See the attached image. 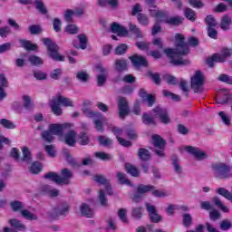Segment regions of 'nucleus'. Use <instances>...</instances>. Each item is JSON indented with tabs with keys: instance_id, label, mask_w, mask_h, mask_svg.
Returning <instances> with one entry per match:
<instances>
[{
	"instance_id": "obj_40",
	"label": "nucleus",
	"mask_w": 232,
	"mask_h": 232,
	"mask_svg": "<svg viewBox=\"0 0 232 232\" xmlns=\"http://www.w3.org/2000/svg\"><path fill=\"white\" fill-rule=\"evenodd\" d=\"M21 216L26 220H37V215L30 212L28 209H24L21 212Z\"/></svg>"
},
{
	"instance_id": "obj_50",
	"label": "nucleus",
	"mask_w": 232,
	"mask_h": 232,
	"mask_svg": "<svg viewBox=\"0 0 232 232\" xmlns=\"http://www.w3.org/2000/svg\"><path fill=\"white\" fill-rule=\"evenodd\" d=\"M99 142L102 146H111L113 144V140L106 136H100Z\"/></svg>"
},
{
	"instance_id": "obj_8",
	"label": "nucleus",
	"mask_w": 232,
	"mask_h": 232,
	"mask_svg": "<svg viewBox=\"0 0 232 232\" xmlns=\"http://www.w3.org/2000/svg\"><path fill=\"white\" fill-rule=\"evenodd\" d=\"M185 151L192 155L196 160H204L208 158V153L202 150L200 148L193 147V146H186Z\"/></svg>"
},
{
	"instance_id": "obj_16",
	"label": "nucleus",
	"mask_w": 232,
	"mask_h": 232,
	"mask_svg": "<svg viewBox=\"0 0 232 232\" xmlns=\"http://www.w3.org/2000/svg\"><path fill=\"white\" fill-rule=\"evenodd\" d=\"M135 68H140V66H148V60L145 57L139 54H134L129 57Z\"/></svg>"
},
{
	"instance_id": "obj_20",
	"label": "nucleus",
	"mask_w": 232,
	"mask_h": 232,
	"mask_svg": "<svg viewBox=\"0 0 232 232\" xmlns=\"http://www.w3.org/2000/svg\"><path fill=\"white\" fill-rule=\"evenodd\" d=\"M111 31L113 34H117L120 37H124V36L128 35V30H126V28H124L122 25H121L117 23H113L111 25Z\"/></svg>"
},
{
	"instance_id": "obj_1",
	"label": "nucleus",
	"mask_w": 232,
	"mask_h": 232,
	"mask_svg": "<svg viewBox=\"0 0 232 232\" xmlns=\"http://www.w3.org/2000/svg\"><path fill=\"white\" fill-rule=\"evenodd\" d=\"M184 35L176 34V48L164 50V53L169 57L171 64H174V66H187V64H189V60H184L182 57L189 53V46L184 42Z\"/></svg>"
},
{
	"instance_id": "obj_32",
	"label": "nucleus",
	"mask_w": 232,
	"mask_h": 232,
	"mask_svg": "<svg viewBox=\"0 0 232 232\" xmlns=\"http://www.w3.org/2000/svg\"><path fill=\"white\" fill-rule=\"evenodd\" d=\"M138 156L140 160H150V159H151V154L147 149H139Z\"/></svg>"
},
{
	"instance_id": "obj_5",
	"label": "nucleus",
	"mask_w": 232,
	"mask_h": 232,
	"mask_svg": "<svg viewBox=\"0 0 232 232\" xmlns=\"http://www.w3.org/2000/svg\"><path fill=\"white\" fill-rule=\"evenodd\" d=\"M204 75L200 71H197L191 78V88L195 93H202L204 89Z\"/></svg>"
},
{
	"instance_id": "obj_24",
	"label": "nucleus",
	"mask_w": 232,
	"mask_h": 232,
	"mask_svg": "<svg viewBox=\"0 0 232 232\" xmlns=\"http://www.w3.org/2000/svg\"><path fill=\"white\" fill-rule=\"evenodd\" d=\"M115 70L117 72H124L128 70V61L124 59H118L115 61Z\"/></svg>"
},
{
	"instance_id": "obj_30",
	"label": "nucleus",
	"mask_w": 232,
	"mask_h": 232,
	"mask_svg": "<svg viewBox=\"0 0 232 232\" xmlns=\"http://www.w3.org/2000/svg\"><path fill=\"white\" fill-rule=\"evenodd\" d=\"M151 189H155V186L140 184L137 187V192L140 193V195H144V193H150Z\"/></svg>"
},
{
	"instance_id": "obj_36",
	"label": "nucleus",
	"mask_w": 232,
	"mask_h": 232,
	"mask_svg": "<svg viewBox=\"0 0 232 232\" xmlns=\"http://www.w3.org/2000/svg\"><path fill=\"white\" fill-rule=\"evenodd\" d=\"M212 200H213L214 204L216 206H218L219 208V209H221V211H223V213H229V208L225 206V204L222 203L220 198H218V197H215V198H213Z\"/></svg>"
},
{
	"instance_id": "obj_49",
	"label": "nucleus",
	"mask_w": 232,
	"mask_h": 232,
	"mask_svg": "<svg viewBox=\"0 0 232 232\" xmlns=\"http://www.w3.org/2000/svg\"><path fill=\"white\" fill-rule=\"evenodd\" d=\"M151 194L153 195V197H157L158 198L168 197V192H166V190H159L156 189L155 187L153 189H151Z\"/></svg>"
},
{
	"instance_id": "obj_46",
	"label": "nucleus",
	"mask_w": 232,
	"mask_h": 232,
	"mask_svg": "<svg viewBox=\"0 0 232 232\" xmlns=\"http://www.w3.org/2000/svg\"><path fill=\"white\" fill-rule=\"evenodd\" d=\"M98 198L100 200L101 206H103L105 208L106 206H108V198H106V194H104V190H99Z\"/></svg>"
},
{
	"instance_id": "obj_54",
	"label": "nucleus",
	"mask_w": 232,
	"mask_h": 232,
	"mask_svg": "<svg viewBox=\"0 0 232 232\" xmlns=\"http://www.w3.org/2000/svg\"><path fill=\"white\" fill-rule=\"evenodd\" d=\"M9 34H12V29H10V26L5 25V27H0V37L5 39L8 37Z\"/></svg>"
},
{
	"instance_id": "obj_60",
	"label": "nucleus",
	"mask_w": 232,
	"mask_h": 232,
	"mask_svg": "<svg viewBox=\"0 0 232 232\" xmlns=\"http://www.w3.org/2000/svg\"><path fill=\"white\" fill-rule=\"evenodd\" d=\"M143 102H146L147 105L151 108L155 104V95L149 94L144 100H142Z\"/></svg>"
},
{
	"instance_id": "obj_33",
	"label": "nucleus",
	"mask_w": 232,
	"mask_h": 232,
	"mask_svg": "<svg viewBox=\"0 0 232 232\" xmlns=\"http://www.w3.org/2000/svg\"><path fill=\"white\" fill-rule=\"evenodd\" d=\"M29 171L33 175H37L41 173V171H43V165L40 162L36 161L31 165V167L29 168Z\"/></svg>"
},
{
	"instance_id": "obj_13",
	"label": "nucleus",
	"mask_w": 232,
	"mask_h": 232,
	"mask_svg": "<svg viewBox=\"0 0 232 232\" xmlns=\"http://www.w3.org/2000/svg\"><path fill=\"white\" fill-rule=\"evenodd\" d=\"M73 124L72 123L52 124L49 126V130L53 135H63V131H66V130H71Z\"/></svg>"
},
{
	"instance_id": "obj_23",
	"label": "nucleus",
	"mask_w": 232,
	"mask_h": 232,
	"mask_svg": "<svg viewBox=\"0 0 232 232\" xmlns=\"http://www.w3.org/2000/svg\"><path fill=\"white\" fill-rule=\"evenodd\" d=\"M94 119V125L97 131H103L102 123L106 122V118L100 113Z\"/></svg>"
},
{
	"instance_id": "obj_26",
	"label": "nucleus",
	"mask_w": 232,
	"mask_h": 232,
	"mask_svg": "<svg viewBox=\"0 0 232 232\" xmlns=\"http://www.w3.org/2000/svg\"><path fill=\"white\" fill-rule=\"evenodd\" d=\"M231 24H232L231 17H229V15L227 14L223 15L220 23L221 30H229Z\"/></svg>"
},
{
	"instance_id": "obj_37",
	"label": "nucleus",
	"mask_w": 232,
	"mask_h": 232,
	"mask_svg": "<svg viewBox=\"0 0 232 232\" xmlns=\"http://www.w3.org/2000/svg\"><path fill=\"white\" fill-rule=\"evenodd\" d=\"M22 153H23L22 160H24V162H31L32 152H30V149H28V147H23Z\"/></svg>"
},
{
	"instance_id": "obj_10",
	"label": "nucleus",
	"mask_w": 232,
	"mask_h": 232,
	"mask_svg": "<svg viewBox=\"0 0 232 232\" xmlns=\"http://www.w3.org/2000/svg\"><path fill=\"white\" fill-rule=\"evenodd\" d=\"M154 117L159 119L162 124H169L170 119L169 115L168 114V111L160 106H158L153 109Z\"/></svg>"
},
{
	"instance_id": "obj_57",
	"label": "nucleus",
	"mask_w": 232,
	"mask_h": 232,
	"mask_svg": "<svg viewBox=\"0 0 232 232\" xmlns=\"http://www.w3.org/2000/svg\"><path fill=\"white\" fill-rule=\"evenodd\" d=\"M126 50H128V45L126 44H121L115 49L116 55H122L126 53Z\"/></svg>"
},
{
	"instance_id": "obj_22",
	"label": "nucleus",
	"mask_w": 232,
	"mask_h": 232,
	"mask_svg": "<svg viewBox=\"0 0 232 232\" xmlns=\"http://www.w3.org/2000/svg\"><path fill=\"white\" fill-rule=\"evenodd\" d=\"M163 21L167 24H170L172 26H179V24H182L184 18H182L181 16H172L169 18H166Z\"/></svg>"
},
{
	"instance_id": "obj_3",
	"label": "nucleus",
	"mask_w": 232,
	"mask_h": 232,
	"mask_svg": "<svg viewBox=\"0 0 232 232\" xmlns=\"http://www.w3.org/2000/svg\"><path fill=\"white\" fill-rule=\"evenodd\" d=\"M44 44L47 47V53L51 59L53 61H64V56L59 54V47L52 39L50 38H43L42 39Z\"/></svg>"
},
{
	"instance_id": "obj_6",
	"label": "nucleus",
	"mask_w": 232,
	"mask_h": 232,
	"mask_svg": "<svg viewBox=\"0 0 232 232\" xmlns=\"http://www.w3.org/2000/svg\"><path fill=\"white\" fill-rule=\"evenodd\" d=\"M152 143L153 146L157 148L155 150L156 155H158V157H165L164 148H166V140L160 135L155 134L152 136Z\"/></svg>"
},
{
	"instance_id": "obj_47",
	"label": "nucleus",
	"mask_w": 232,
	"mask_h": 232,
	"mask_svg": "<svg viewBox=\"0 0 232 232\" xmlns=\"http://www.w3.org/2000/svg\"><path fill=\"white\" fill-rule=\"evenodd\" d=\"M172 164L174 166V169L176 173H182V167H180V164H179V157L177 156H172Z\"/></svg>"
},
{
	"instance_id": "obj_58",
	"label": "nucleus",
	"mask_w": 232,
	"mask_h": 232,
	"mask_svg": "<svg viewBox=\"0 0 232 232\" xmlns=\"http://www.w3.org/2000/svg\"><path fill=\"white\" fill-rule=\"evenodd\" d=\"M65 32L67 34H75L79 33V27L75 24H70L65 27Z\"/></svg>"
},
{
	"instance_id": "obj_25",
	"label": "nucleus",
	"mask_w": 232,
	"mask_h": 232,
	"mask_svg": "<svg viewBox=\"0 0 232 232\" xmlns=\"http://www.w3.org/2000/svg\"><path fill=\"white\" fill-rule=\"evenodd\" d=\"M11 227L17 229L18 231H26V227L21 221L17 219H9Z\"/></svg>"
},
{
	"instance_id": "obj_18",
	"label": "nucleus",
	"mask_w": 232,
	"mask_h": 232,
	"mask_svg": "<svg viewBox=\"0 0 232 232\" xmlns=\"http://www.w3.org/2000/svg\"><path fill=\"white\" fill-rule=\"evenodd\" d=\"M73 177V173L68 169H63L61 171L60 181L61 186L70 184V179Z\"/></svg>"
},
{
	"instance_id": "obj_61",
	"label": "nucleus",
	"mask_w": 232,
	"mask_h": 232,
	"mask_svg": "<svg viewBox=\"0 0 232 232\" xmlns=\"http://www.w3.org/2000/svg\"><path fill=\"white\" fill-rule=\"evenodd\" d=\"M23 99H24V106L25 110H32V108H34V105H32V100L30 96L24 95Z\"/></svg>"
},
{
	"instance_id": "obj_2",
	"label": "nucleus",
	"mask_w": 232,
	"mask_h": 232,
	"mask_svg": "<svg viewBox=\"0 0 232 232\" xmlns=\"http://www.w3.org/2000/svg\"><path fill=\"white\" fill-rule=\"evenodd\" d=\"M61 104L66 108H73V101H72L70 98L58 95L50 101V108L54 115H63V109H61Z\"/></svg>"
},
{
	"instance_id": "obj_53",
	"label": "nucleus",
	"mask_w": 232,
	"mask_h": 232,
	"mask_svg": "<svg viewBox=\"0 0 232 232\" xmlns=\"http://www.w3.org/2000/svg\"><path fill=\"white\" fill-rule=\"evenodd\" d=\"M205 21L208 24V28H215V26H217V20L213 15H208Z\"/></svg>"
},
{
	"instance_id": "obj_62",
	"label": "nucleus",
	"mask_w": 232,
	"mask_h": 232,
	"mask_svg": "<svg viewBox=\"0 0 232 232\" xmlns=\"http://www.w3.org/2000/svg\"><path fill=\"white\" fill-rule=\"evenodd\" d=\"M218 81H221V82H226L227 84H232V77L227 74H220L218 76Z\"/></svg>"
},
{
	"instance_id": "obj_31",
	"label": "nucleus",
	"mask_w": 232,
	"mask_h": 232,
	"mask_svg": "<svg viewBox=\"0 0 232 232\" xmlns=\"http://www.w3.org/2000/svg\"><path fill=\"white\" fill-rule=\"evenodd\" d=\"M127 173H130L131 177H140V171H139V169L136 168L133 165L126 164L125 166Z\"/></svg>"
},
{
	"instance_id": "obj_21",
	"label": "nucleus",
	"mask_w": 232,
	"mask_h": 232,
	"mask_svg": "<svg viewBox=\"0 0 232 232\" xmlns=\"http://www.w3.org/2000/svg\"><path fill=\"white\" fill-rule=\"evenodd\" d=\"M77 133L74 130H69L67 134L64 136V142L67 146H75V137Z\"/></svg>"
},
{
	"instance_id": "obj_63",
	"label": "nucleus",
	"mask_w": 232,
	"mask_h": 232,
	"mask_svg": "<svg viewBox=\"0 0 232 232\" xmlns=\"http://www.w3.org/2000/svg\"><path fill=\"white\" fill-rule=\"evenodd\" d=\"M163 95L165 97H170L172 101H176V102L180 101V96L174 94L172 92H169V91L163 90Z\"/></svg>"
},
{
	"instance_id": "obj_48",
	"label": "nucleus",
	"mask_w": 232,
	"mask_h": 232,
	"mask_svg": "<svg viewBox=\"0 0 232 232\" xmlns=\"http://www.w3.org/2000/svg\"><path fill=\"white\" fill-rule=\"evenodd\" d=\"M94 156L96 159H100V160H111V155L106 152H95Z\"/></svg>"
},
{
	"instance_id": "obj_29",
	"label": "nucleus",
	"mask_w": 232,
	"mask_h": 232,
	"mask_svg": "<svg viewBox=\"0 0 232 232\" xmlns=\"http://www.w3.org/2000/svg\"><path fill=\"white\" fill-rule=\"evenodd\" d=\"M143 215H144V208L142 207L132 208L131 217H133V218H136L137 220H140Z\"/></svg>"
},
{
	"instance_id": "obj_35",
	"label": "nucleus",
	"mask_w": 232,
	"mask_h": 232,
	"mask_svg": "<svg viewBox=\"0 0 232 232\" xmlns=\"http://www.w3.org/2000/svg\"><path fill=\"white\" fill-rule=\"evenodd\" d=\"M129 29L130 32H132V34H134V35L138 39L144 37V34H142V32H140V29H139V27H137V25L133 24L132 23L129 24Z\"/></svg>"
},
{
	"instance_id": "obj_41",
	"label": "nucleus",
	"mask_w": 232,
	"mask_h": 232,
	"mask_svg": "<svg viewBox=\"0 0 232 232\" xmlns=\"http://www.w3.org/2000/svg\"><path fill=\"white\" fill-rule=\"evenodd\" d=\"M0 125H2V127L5 128L6 130H15L14 123L10 120L1 119Z\"/></svg>"
},
{
	"instance_id": "obj_44",
	"label": "nucleus",
	"mask_w": 232,
	"mask_h": 232,
	"mask_svg": "<svg viewBox=\"0 0 232 232\" xmlns=\"http://www.w3.org/2000/svg\"><path fill=\"white\" fill-rule=\"evenodd\" d=\"M183 226H185V227H189V226H191V224H193V218L191 217V214L188 213H185L183 215Z\"/></svg>"
},
{
	"instance_id": "obj_9",
	"label": "nucleus",
	"mask_w": 232,
	"mask_h": 232,
	"mask_svg": "<svg viewBox=\"0 0 232 232\" xmlns=\"http://www.w3.org/2000/svg\"><path fill=\"white\" fill-rule=\"evenodd\" d=\"M216 102L218 104H228V102H232V94L229 90L221 89L217 93Z\"/></svg>"
},
{
	"instance_id": "obj_42",
	"label": "nucleus",
	"mask_w": 232,
	"mask_h": 232,
	"mask_svg": "<svg viewBox=\"0 0 232 232\" xmlns=\"http://www.w3.org/2000/svg\"><path fill=\"white\" fill-rule=\"evenodd\" d=\"M11 208L16 213H22L24 209V206L21 201H13L11 202Z\"/></svg>"
},
{
	"instance_id": "obj_12",
	"label": "nucleus",
	"mask_w": 232,
	"mask_h": 232,
	"mask_svg": "<svg viewBox=\"0 0 232 232\" xmlns=\"http://www.w3.org/2000/svg\"><path fill=\"white\" fill-rule=\"evenodd\" d=\"M95 72L97 75L98 86H104L106 81H108V69L102 65H96Z\"/></svg>"
},
{
	"instance_id": "obj_28",
	"label": "nucleus",
	"mask_w": 232,
	"mask_h": 232,
	"mask_svg": "<svg viewBox=\"0 0 232 232\" xmlns=\"http://www.w3.org/2000/svg\"><path fill=\"white\" fill-rule=\"evenodd\" d=\"M44 179H48L49 180H52L53 182H55V184L61 186V176L57 174V172H48L44 175Z\"/></svg>"
},
{
	"instance_id": "obj_43",
	"label": "nucleus",
	"mask_w": 232,
	"mask_h": 232,
	"mask_svg": "<svg viewBox=\"0 0 232 232\" xmlns=\"http://www.w3.org/2000/svg\"><path fill=\"white\" fill-rule=\"evenodd\" d=\"M20 43H21L23 48H24L25 50H36L37 49V45L32 44V42H30V41L20 40Z\"/></svg>"
},
{
	"instance_id": "obj_52",
	"label": "nucleus",
	"mask_w": 232,
	"mask_h": 232,
	"mask_svg": "<svg viewBox=\"0 0 232 232\" xmlns=\"http://www.w3.org/2000/svg\"><path fill=\"white\" fill-rule=\"evenodd\" d=\"M78 39L80 41V48L82 50H86V44L88 43V38L86 37V34H79Z\"/></svg>"
},
{
	"instance_id": "obj_17",
	"label": "nucleus",
	"mask_w": 232,
	"mask_h": 232,
	"mask_svg": "<svg viewBox=\"0 0 232 232\" xmlns=\"http://www.w3.org/2000/svg\"><path fill=\"white\" fill-rule=\"evenodd\" d=\"M82 113L85 117H89L90 119H95L101 112H95L92 110V102H85L83 103Z\"/></svg>"
},
{
	"instance_id": "obj_19",
	"label": "nucleus",
	"mask_w": 232,
	"mask_h": 232,
	"mask_svg": "<svg viewBox=\"0 0 232 232\" xmlns=\"http://www.w3.org/2000/svg\"><path fill=\"white\" fill-rule=\"evenodd\" d=\"M226 56H223L220 53H215L211 57L207 59V64L213 68L215 66V63H226Z\"/></svg>"
},
{
	"instance_id": "obj_4",
	"label": "nucleus",
	"mask_w": 232,
	"mask_h": 232,
	"mask_svg": "<svg viewBox=\"0 0 232 232\" xmlns=\"http://www.w3.org/2000/svg\"><path fill=\"white\" fill-rule=\"evenodd\" d=\"M232 168L226 163H215L212 165V171L216 179H229Z\"/></svg>"
},
{
	"instance_id": "obj_55",
	"label": "nucleus",
	"mask_w": 232,
	"mask_h": 232,
	"mask_svg": "<svg viewBox=\"0 0 232 232\" xmlns=\"http://www.w3.org/2000/svg\"><path fill=\"white\" fill-rule=\"evenodd\" d=\"M35 6L41 14H47L48 11L46 10L44 4L43 3V0H36Z\"/></svg>"
},
{
	"instance_id": "obj_51",
	"label": "nucleus",
	"mask_w": 232,
	"mask_h": 232,
	"mask_svg": "<svg viewBox=\"0 0 232 232\" xmlns=\"http://www.w3.org/2000/svg\"><path fill=\"white\" fill-rule=\"evenodd\" d=\"M29 62L34 66H39V64H43V59H41V57H38L36 55L29 56Z\"/></svg>"
},
{
	"instance_id": "obj_64",
	"label": "nucleus",
	"mask_w": 232,
	"mask_h": 232,
	"mask_svg": "<svg viewBox=\"0 0 232 232\" xmlns=\"http://www.w3.org/2000/svg\"><path fill=\"white\" fill-rule=\"evenodd\" d=\"M214 12H217L218 14L227 12V5H226L224 3H220L215 7Z\"/></svg>"
},
{
	"instance_id": "obj_56",
	"label": "nucleus",
	"mask_w": 232,
	"mask_h": 232,
	"mask_svg": "<svg viewBox=\"0 0 232 232\" xmlns=\"http://www.w3.org/2000/svg\"><path fill=\"white\" fill-rule=\"evenodd\" d=\"M53 133L49 130H44L42 133L43 139L46 140V142H52L53 140Z\"/></svg>"
},
{
	"instance_id": "obj_14",
	"label": "nucleus",
	"mask_w": 232,
	"mask_h": 232,
	"mask_svg": "<svg viewBox=\"0 0 232 232\" xmlns=\"http://www.w3.org/2000/svg\"><path fill=\"white\" fill-rule=\"evenodd\" d=\"M156 0H146L147 5L150 8V15L152 17H157V19H160V17H164L166 15V13L163 11H159L157 9V5H155Z\"/></svg>"
},
{
	"instance_id": "obj_11",
	"label": "nucleus",
	"mask_w": 232,
	"mask_h": 232,
	"mask_svg": "<svg viewBox=\"0 0 232 232\" xmlns=\"http://www.w3.org/2000/svg\"><path fill=\"white\" fill-rule=\"evenodd\" d=\"M145 208L149 213V218L151 222H154V224H159V222L162 220V216H160L159 212L157 211V207L150 203H146Z\"/></svg>"
},
{
	"instance_id": "obj_38",
	"label": "nucleus",
	"mask_w": 232,
	"mask_h": 232,
	"mask_svg": "<svg viewBox=\"0 0 232 232\" xmlns=\"http://www.w3.org/2000/svg\"><path fill=\"white\" fill-rule=\"evenodd\" d=\"M216 191L218 195H221L222 197L227 198V200H230V202H232V194L231 192H229V190L224 188H218Z\"/></svg>"
},
{
	"instance_id": "obj_45",
	"label": "nucleus",
	"mask_w": 232,
	"mask_h": 232,
	"mask_svg": "<svg viewBox=\"0 0 232 232\" xmlns=\"http://www.w3.org/2000/svg\"><path fill=\"white\" fill-rule=\"evenodd\" d=\"M185 17H187L188 21H195V19H197V14L195 11H193V9L187 8L185 9Z\"/></svg>"
},
{
	"instance_id": "obj_39",
	"label": "nucleus",
	"mask_w": 232,
	"mask_h": 232,
	"mask_svg": "<svg viewBox=\"0 0 232 232\" xmlns=\"http://www.w3.org/2000/svg\"><path fill=\"white\" fill-rule=\"evenodd\" d=\"M116 177L120 182V184H126L127 186H133V183L130 181V179H126V174L122 172H118Z\"/></svg>"
},
{
	"instance_id": "obj_34",
	"label": "nucleus",
	"mask_w": 232,
	"mask_h": 232,
	"mask_svg": "<svg viewBox=\"0 0 232 232\" xmlns=\"http://www.w3.org/2000/svg\"><path fill=\"white\" fill-rule=\"evenodd\" d=\"M118 217L123 224H128L130 222L128 219V210L126 208H120L118 210Z\"/></svg>"
},
{
	"instance_id": "obj_59",
	"label": "nucleus",
	"mask_w": 232,
	"mask_h": 232,
	"mask_svg": "<svg viewBox=\"0 0 232 232\" xmlns=\"http://www.w3.org/2000/svg\"><path fill=\"white\" fill-rule=\"evenodd\" d=\"M78 140L82 146H86V144L90 143V138L84 133L79 134Z\"/></svg>"
},
{
	"instance_id": "obj_27",
	"label": "nucleus",
	"mask_w": 232,
	"mask_h": 232,
	"mask_svg": "<svg viewBox=\"0 0 232 232\" xmlns=\"http://www.w3.org/2000/svg\"><path fill=\"white\" fill-rule=\"evenodd\" d=\"M80 209L83 217H87L88 218H92V217H93V210H92V208H90V206H88L86 203L82 204Z\"/></svg>"
},
{
	"instance_id": "obj_7",
	"label": "nucleus",
	"mask_w": 232,
	"mask_h": 232,
	"mask_svg": "<svg viewBox=\"0 0 232 232\" xmlns=\"http://www.w3.org/2000/svg\"><path fill=\"white\" fill-rule=\"evenodd\" d=\"M118 110L120 119L124 120L128 115H130V105L126 98L122 96L118 98Z\"/></svg>"
},
{
	"instance_id": "obj_15",
	"label": "nucleus",
	"mask_w": 232,
	"mask_h": 232,
	"mask_svg": "<svg viewBox=\"0 0 232 232\" xmlns=\"http://www.w3.org/2000/svg\"><path fill=\"white\" fill-rule=\"evenodd\" d=\"M93 181L105 186V189L108 195H113V193L111 192V186L110 185V180H108L104 176L96 175L93 177Z\"/></svg>"
}]
</instances>
